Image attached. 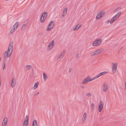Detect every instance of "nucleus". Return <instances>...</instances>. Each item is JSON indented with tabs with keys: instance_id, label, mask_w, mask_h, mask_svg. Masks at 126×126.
<instances>
[{
	"instance_id": "nucleus-1",
	"label": "nucleus",
	"mask_w": 126,
	"mask_h": 126,
	"mask_svg": "<svg viewBox=\"0 0 126 126\" xmlns=\"http://www.w3.org/2000/svg\"><path fill=\"white\" fill-rule=\"evenodd\" d=\"M13 42H12L10 44L9 47L8 48L7 52L5 51L4 53V58H6V56H7V58H9L11 55L12 53L13 50Z\"/></svg>"
},
{
	"instance_id": "nucleus-2",
	"label": "nucleus",
	"mask_w": 126,
	"mask_h": 126,
	"mask_svg": "<svg viewBox=\"0 0 126 126\" xmlns=\"http://www.w3.org/2000/svg\"><path fill=\"white\" fill-rule=\"evenodd\" d=\"M47 16V12L43 13L41 16L40 19V21L42 22H43L46 18Z\"/></svg>"
},
{
	"instance_id": "nucleus-3",
	"label": "nucleus",
	"mask_w": 126,
	"mask_h": 126,
	"mask_svg": "<svg viewBox=\"0 0 126 126\" xmlns=\"http://www.w3.org/2000/svg\"><path fill=\"white\" fill-rule=\"evenodd\" d=\"M102 40L101 39L96 40L93 44V45L94 46H97L101 44Z\"/></svg>"
},
{
	"instance_id": "nucleus-4",
	"label": "nucleus",
	"mask_w": 126,
	"mask_h": 126,
	"mask_svg": "<svg viewBox=\"0 0 126 126\" xmlns=\"http://www.w3.org/2000/svg\"><path fill=\"white\" fill-rule=\"evenodd\" d=\"M113 66L112 67V71L113 73H115L117 67V63H112Z\"/></svg>"
},
{
	"instance_id": "nucleus-5",
	"label": "nucleus",
	"mask_w": 126,
	"mask_h": 126,
	"mask_svg": "<svg viewBox=\"0 0 126 126\" xmlns=\"http://www.w3.org/2000/svg\"><path fill=\"white\" fill-rule=\"evenodd\" d=\"M65 52L66 50H63L59 55L57 59V60L60 61L61 60L64 55Z\"/></svg>"
},
{
	"instance_id": "nucleus-6",
	"label": "nucleus",
	"mask_w": 126,
	"mask_h": 126,
	"mask_svg": "<svg viewBox=\"0 0 126 126\" xmlns=\"http://www.w3.org/2000/svg\"><path fill=\"white\" fill-rule=\"evenodd\" d=\"M54 40H52L48 46L47 50H49L51 49L54 46Z\"/></svg>"
},
{
	"instance_id": "nucleus-7",
	"label": "nucleus",
	"mask_w": 126,
	"mask_h": 126,
	"mask_svg": "<svg viewBox=\"0 0 126 126\" xmlns=\"http://www.w3.org/2000/svg\"><path fill=\"white\" fill-rule=\"evenodd\" d=\"M103 102L102 101H100L99 104L98 109V110L99 112H100L102 110L103 108Z\"/></svg>"
},
{
	"instance_id": "nucleus-8",
	"label": "nucleus",
	"mask_w": 126,
	"mask_h": 126,
	"mask_svg": "<svg viewBox=\"0 0 126 126\" xmlns=\"http://www.w3.org/2000/svg\"><path fill=\"white\" fill-rule=\"evenodd\" d=\"M90 77L89 76H87L82 81L81 84H85L89 82V79H90Z\"/></svg>"
},
{
	"instance_id": "nucleus-9",
	"label": "nucleus",
	"mask_w": 126,
	"mask_h": 126,
	"mask_svg": "<svg viewBox=\"0 0 126 126\" xmlns=\"http://www.w3.org/2000/svg\"><path fill=\"white\" fill-rule=\"evenodd\" d=\"M108 85L106 83H104L103 86V91L106 92L108 89Z\"/></svg>"
},
{
	"instance_id": "nucleus-10",
	"label": "nucleus",
	"mask_w": 126,
	"mask_h": 126,
	"mask_svg": "<svg viewBox=\"0 0 126 126\" xmlns=\"http://www.w3.org/2000/svg\"><path fill=\"white\" fill-rule=\"evenodd\" d=\"M7 121V118L5 117L3 120L2 123V126H6Z\"/></svg>"
},
{
	"instance_id": "nucleus-11",
	"label": "nucleus",
	"mask_w": 126,
	"mask_h": 126,
	"mask_svg": "<svg viewBox=\"0 0 126 126\" xmlns=\"http://www.w3.org/2000/svg\"><path fill=\"white\" fill-rule=\"evenodd\" d=\"M104 49H99L97 50L96 51V52L97 54L101 53L103 51H104Z\"/></svg>"
},
{
	"instance_id": "nucleus-12",
	"label": "nucleus",
	"mask_w": 126,
	"mask_h": 126,
	"mask_svg": "<svg viewBox=\"0 0 126 126\" xmlns=\"http://www.w3.org/2000/svg\"><path fill=\"white\" fill-rule=\"evenodd\" d=\"M99 15H100V17H102L105 14V12L103 11H101L98 13Z\"/></svg>"
},
{
	"instance_id": "nucleus-13",
	"label": "nucleus",
	"mask_w": 126,
	"mask_h": 126,
	"mask_svg": "<svg viewBox=\"0 0 126 126\" xmlns=\"http://www.w3.org/2000/svg\"><path fill=\"white\" fill-rule=\"evenodd\" d=\"M108 73V72L107 71H104L102 72L99 74L98 75V77L99 78L101 76L107 73Z\"/></svg>"
},
{
	"instance_id": "nucleus-14",
	"label": "nucleus",
	"mask_w": 126,
	"mask_h": 126,
	"mask_svg": "<svg viewBox=\"0 0 126 126\" xmlns=\"http://www.w3.org/2000/svg\"><path fill=\"white\" fill-rule=\"evenodd\" d=\"M79 24H78L77 25L74 29L73 31H74L75 30H78L81 27V25H80L79 26Z\"/></svg>"
},
{
	"instance_id": "nucleus-15",
	"label": "nucleus",
	"mask_w": 126,
	"mask_h": 126,
	"mask_svg": "<svg viewBox=\"0 0 126 126\" xmlns=\"http://www.w3.org/2000/svg\"><path fill=\"white\" fill-rule=\"evenodd\" d=\"M28 119H29V117L28 115H27L26 116L25 119V121H26V126H28Z\"/></svg>"
},
{
	"instance_id": "nucleus-16",
	"label": "nucleus",
	"mask_w": 126,
	"mask_h": 126,
	"mask_svg": "<svg viewBox=\"0 0 126 126\" xmlns=\"http://www.w3.org/2000/svg\"><path fill=\"white\" fill-rule=\"evenodd\" d=\"M16 29L13 27L10 31V34H12L16 30Z\"/></svg>"
},
{
	"instance_id": "nucleus-17",
	"label": "nucleus",
	"mask_w": 126,
	"mask_h": 126,
	"mask_svg": "<svg viewBox=\"0 0 126 126\" xmlns=\"http://www.w3.org/2000/svg\"><path fill=\"white\" fill-rule=\"evenodd\" d=\"M37 121L36 120H34L32 123V126H37Z\"/></svg>"
},
{
	"instance_id": "nucleus-18",
	"label": "nucleus",
	"mask_w": 126,
	"mask_h": 126,
	"mask_svg": "<svg viewBox=\"0 0 126 126\" xmlns=\"http://www.w3.org/2000/svg\"><path fill=\"white\" fill-rule=\"evenodd\" d=\"M39 83V82H37L35 83L34 86L33 87V88L34 89H36L38 87V86Z\"/></svg>"
},
{
	"instance_id": "nucleus-19",
	"label": "nucleus",
	"mask_w": 126,
	"mask_h": 126,
	"mask_svg": "<svg viewBox=\"0 0 126 126\" xmlns=\"http://www.w3.org/2000/svg\"><path fill=\"white\" fill-rule=\"evenodd\" d=\"M50 27V26H48L47 29V31H50L52 29L53 27H54V25L53 24H52V26H51V27Z\"/></svg>"
},
{
	"instance_id": "nucleus-20",
	"label": "nucleus",
	"mask_w": 126,
	"mask_h": 126,
	"mask_svg": "<svg viewBox=\"0 0 126 126\" xmlns=\"http://www.w3.org/2000/svg\"><path fill=\"white\" fill-rule=\"evenodd\" d=\"M86 113L85 112L84 113L82 118V121L83 122H84L86 119Z\"/></svg>"
},
{
	"instance_id": "nucleus-21",
	"label": "nucleus",
	"mask_w": 126,
	"mask_h": 126,
	"mask_svg": "<svg viewBox=\"0 0 126 126\" xmlns=\"http://www.w3.org/2000/svg\"><path fill=\"white\" fill-rule=\"evenodd\" d=\"M43 79L44 80L46 81L47 79V75L45 73H43Z\"/></svg>"
},
{
	"instance_id": "nucleus-22",
	"label": "nucleus",
	"mask_w": 126,
	"mask_h": 126,
	"mask_svg": "<svg viewBox=\"0 0 126 126\" xmlns=\"http://www.w3.org/2000/svg\"><path fill=\"white\" fill-rule=\"evenodd\" d=\"M14 78H13L12 79V81L11 82V87H14L15 86V84H14Z\"/></svg>"
},
{
	"instance_id": "nucleus-23",
	"label": "nucleus",
	"mask_w": 126,
	"mask_h": 126,
	"mask_svg": "<svg viewBox=\"0 0 126 126\" xmlns=\"http://www.w3.org/2000/svg\"><path fill=\"white\" fill-rule=\"evenodd\" d=\"M18 22H16L14 25L13 26V27H15V28L16 29L18 27Z\"/></svg>"
},
{
	"instance_id": "nucleus-24",
	"label": "nucleus",
	"mask_w": 126,
	"mask_h": 126,
	"mask_svg": "<svg viewBox=\"0 0 126 126\" xmlns=\"http://www.w3.org/2000/svg\"><path fill=\"white\" fill-rule=\"evenodd\" d=\"M26 26V24H24L22 26L21 28V30H23L25 28Z\"/></svg>"
},
{
	"instance_id": "nucleus-25",
	"label": "nucleus",
	"mask_w": 126,
	"mask_h": 126,
	"mask_svg": "<svg viewBox=\"0 0 126 126\" xmlns=\"http://www.w3.org/2000/svg\"><path fill=\"white\" fill-rule=\"evenodd\" d=\"M97 54L96 52V51L94 52H93L91 53L90 54V55L91 56H92L94 55Z\"/></svg>"
},
{
	"instance_id": "nucleus-26",
	"label": "nucleus",
	"mask_w": 126,
	"mask_h": 126,
	"mask_svg": "<svg viewBox=\"0 0 126 126\" xmlns=\"http://www.w3.org/2000/svg\"><path fill=\"white\" fill-rule=\"evenodd\" d=\"M52 24H53L54 26L55 24L54 23H53V21H51L49 23L48 26H52Z\"/></svg>"
},
{
	"instance_id": "nucleus-27",
	"label": "nucleus",
	"mask_w": 126,
	"mask_h": 126,
	"mask_svg": "<svg viewBox=\"0 0 126 126\" xmlns=\"http://www.w3.org/2000/svg\"><path fill=\"white\" fill-rule=\"evenodd\" d=\"M3 70H4L5 69V61H4L3 62Z\"/></svg>"
},
{
	"instance_id": "nucleus-28",
	"label": "nucleus",
	"mask_w": 126,
	"mask_h": 126,
	"mask_svg": "<svg viewBox=\"0 0 126 126\" xmlns=\"http://www.w3.org/2000/svg\"><path fill=\"white\" fill-rule=\"evenodd\" d=\"M98 13L96 17V19H99L101 18V17H100V15H99Z\"/></svg>"
},
{
	"instance_id": "nucleus-29",
	"label": "nucleus",
	"mask_w": 126,
	"mask_h": 126,
	"mask_svg": "<svg viewBox=\"0 0 126 126\" xmlns=\"http://www.w3.org/2000/svg\"><path fill=\"white\" fill-rule=\"evenodd\" d=\"M115 20L113 18L110 20V24H112L113 23V22L115 21Z\"/></svg>"
},
{
	"instance_id": "nucleus-30",
	"label": "nucleus",
	"mask_w": 126,
	"mask_h": 126,
	"mask_svg": "<svg viewBox=\"0 0 126 126\" xmlns=\"http://www.w3.org/2000/svg\"><path fill=\"white\" fill-rule=\"evenodd\" d=\"M85 95L88 96H90L91 95V93L89 92L88 93L86 94Z\"/></svg>"
},
{
	"instance_id": "nucleus-31",
	"label": "nucleus",
	"mask_w": 126,
	"mask_h": 126,
	"mask_svg": "<svg viewBox=\"0 0 126 126\" xmlns=\"http://www.w3.org/2000/svg\"><path fill=\"white\" fill-rule=\"evenodd\" d=\"M121 9V8L120 7H118L115 10V11H114V12H117V11H119V10H120Z\"/></svg>"
},
{
	"instance_id": "nucleus-32",
	"label": "nucleus",
	"mask_w": 126,
	"mask_h": 126,
	"mask_svg": "<svg viewBox=\"0 0 126 126\" xmlns=\"http://www.w3.org/2000/svg\"><path fill=\"white\" fill-rule=\"evenodd\" d=\"M94 105L93 103H92L91 104V109L92 110L94 109Z\"/></svg>"
},
{
	"instance_id": "nucleus-33",
	"label": "nucleus",
	"mask_w": 126,
	"mask_h": 126,
	"mask_svg": "<svg viewBox=\"0 0 126 126\" xmlns=\"http://www.w3.org/2000/svg\"><path fill=\"white\" fill-rule=\"evenodd\" d=\"M26 67H27V69H29L32 68V66L30 65H27V66H26Z\"/></svg>"
},
{
	"instance_id": "nucleus-34",
	"label": "nucleus",
	"mask_w": 126,
	"mask_h": 126,
	"mask_svg": "<svg viewBox=\"0 0 126 126\" xmlns=\"http://www.w3.org/2000/svg\"><path fill=\"white\" fill-rule=\"evenodd\" d=\"M118 18V17L116 15L114 16L113 18L116 20Z\"/></svg>"
},
{
	"instance_id": "nucleus-35",
	"label": "nucleus",
	"mask_w": 126,
	"mask_h": 126,
	"mask_svg": "<svg viewBox=\"0 0 126 126\" xmlns=\"http://www.w3.org/2000/svg\"><path fill=\"white\" fill-rule=\"evenodd\" d=\"M98 76H96L92 78V79H93V80H94L95 79L97 78H98Z\"/></svg>"
},
{
	"instance_id": "nucleus-36",
	"label": "nucleus",
	"mask_w": 126,
	"mask_h": 126,
	"mask_svg": "<svg viewBox=\"0 0 126 126\" xmlns=\"http://www.w3.org/2000/svg\"><path fill=\"white\" fill-rule=\"evenodd\" d=\"M66 13H67V12H63V17L65 15H66Z\"/></svg>"
},
{
	"instance_id": "nucleus-37",
	"label": "nucleus",
	"mask_w": 126,
	"mask_h": 126,
	"mask_svg": "<svg viewBox=\"0 0 126 126\" xmlns=\"http://www.w3.org/2000/svg\"><path fill=\"white\" fill-rule=\"evenodd\" d=\"M26 121H24L23 124V126H26Z\"/></svg>"
},
{
	"instance_id": "nucleus-38",
	"label": "nucleus",
	"mask_w": 126,
	"mask_h": 126,
	"mask_svg": "<svg viewBox=\"0 0 126 126\" xmlns=\"http://www.w3.org/2000/svg\"><path fill=\"white\" fill-rule=\"evenodd\" d=\"M67 8H64V10L63 11V12H67Z\"/></svg>"
},
{
	"instance_id": "nucleus-39",
	"label": "nucleus",
	"mask_w": 126,
	"mask_h": 126,
	"mask_svg": "<svg viewBox=\"0 0 126 126\" xmlns=\"http://www.w3.org/2000/svg\"><path fill=\"white\" fill-rule=\"evenodd\" d=\"M39 92H38L37 93H35L34 94V96H36L38 95L39 94Z\"/></svg>"
},
{
	"instance_id": "nucleus-40",
	"label": "nucleus",
	"mask_w": 126,
	"mask_h": 126,
	"mask_svg": "<svg viewBox=\"0 0 126 126\" xmlns=\"http://www.w3.org/2000/svg\"><path fill=\"white\" fill-rule=\"evenodd\" d=\"M71 71H72V69L71 68H69V73H71Z\"/></svg>"
},
{
	"instance_id": "nucleus-41",
	"label": "nucleus",
	"mask_w": 126,
	"mask_h": 126,
	"mask_svg": "<svg viewBox=\"0 0 126 126\" xmlns=\"http://www.w3.org/2000/svg\"><path fill=\"white\" fill-rule=\"evenodd\" d=\"M93 79H92V78L91 79H89V81H92V80H93Z\"/></svg>"
},
{
	"instance_id": "nucleus-42",
	"label": "nucleus",
	"mask_w": 126,
	"mask_h": 126,
	"mask_svg": "<svg viewBox=\"0 0 126 126\" xmlns=\"http://www.w3.org/2000/svg\"><path fill=\"white\" fill-rule=\"evenodd\" d=\"M80 87L82 89H84V87L83 85L81 86Z\"/></svg>"
},
{
	"instance_id": "nucleus-43",
	"label": "nucleus",
	"mask_w": 126,
	"mask_h": 126,
	"mask_svg": "<svg viewBox=\"0 0 126 126\" xmlns=\"http://www.w3.org/2000/svg\"><path fill=\"white\" fill-rule=\"evenodd\" d=\"M121 12H119L118 14V15H120L121 14Z\"/></svg>"
},
{
	"instance_id": "nucleus-44",
	"label": "nucleus",
	"mask_w": 126,
	"mask_h": 126,
	"mask_svg": "<svg viewBox=\"0 0 126 126\" xmlns=\"http://www.w3.org/2000/svg\"><path fill=\"white\" fill-rule=\"evenodd\" d=\"M110 21V20H109L108 21H107L106 22V23H109V22Z\"/></svg>"
},
{
	"instance_id": "nucleus-45",
	"label": "nucleus",
	"mask_w": 126,
	"mask_h": 126,
	"mask_svg": "<svg viewBox=\"0 0 126 126\" xmlns=\"http://www.w3.org/2000/svg\"><path fill=\"white\" fill-rule=\"evenodd\" d=\"M79 53H78V54H77V56H76V58H78V56H79Z\"/></svg>"
},
{
	"instance_id": "nucleus-46",
	"label": "nucleus",
	"mask_w": 126,
	"mask_h": 126,
	"mask_svg": "<svg viewBox=\"0 0 126 126\" xmlns=\"http://www.w3.org/2000/svg\"><path fill=\"white\" fill-rule=\"evenodd\" d=\"M125 89L126 90V82H125Z\"/></svg>"
},
{
	"instance_id": "nucleus-47",
	"label": "nucleus",
	"mask_w": 126,
	"mask_h": 126,
	"mask_svg": "<svg viewBox=\"0 0 126 126\" xmlns=\"http://www.w3.org/2000/svg\"><path fill=\"white\" fill-rule=\"evenodd\" d=\"M116 15L118 17H119L120 15H119L117 13Z\"/></svg>"
},
{
	"instance_id": "nucleus-48",
	"label": "nucleus",
	"mask_w": 126,
	"mask_h": 126,
	"mask_svg": "<svg viewBox=\"0 0 126 126\" xmlns=\"http://www.w3.org/2000/svg\"><path fill=\"white\" fill-rule=\"evenodd\" d=\"M123 47H121L120 48V50H121V49L123 48Z\"/></svg>"
},
{
	"instance_id": "nucleus-49",
	"label": "nucleus",
	"mask_w": 126,
	"mask_h": 126,
	"mask_svg": "<svg viewBox=\"0 0 126 126\" xmlns=\"http://www.w3.org/2000/svg\"><path fill=\"white\" fill-rule=\"evenodd\" d=\"M1 57H0V61H1Z\"/></svg>"
},
{
	"instance_id": "nucleus-50",
	"label": "nucleus",
	"mask_w": 126,
	"mask_h": 126,
	"mask_svg": "<svg viewBox=\"0 0 126 126\" xmlns=\"http://www.w3.org/2000/svg\"><path fill=\"white\" fill-rule=\"evenodd\" d=\"M6 0L7 1H8V0Z\"/></svg>"
},
{
	"instance_id": "nucleus-51",
	"label": "nucleus",
	"mask_w": 126,
	"mask_h": 126,
	"mask_svg": "<svg viewBox=\"0 0 126 126\" xmlns=\"http://www.w3.org/2000/svg\"><path fill=\"white\" fill-rule=\"evenodd\" d=\"M120 51V50L118 51V52H119Z\"/></svg>"
}]
</instances>
